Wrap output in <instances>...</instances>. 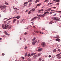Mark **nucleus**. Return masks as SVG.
<instances>
[{"mask_svg": "<svg viewBox=\"0 0 61 61\" xmlns=\"http://www.w3.org/2000/svg\"><path fill=\"white\" fill-rule=\"evenodd\" d=\"M5 24H3L2 25V28H3V29H7V28L8 29H11V26L10 25V26H9V25H4Z\"/></svg>", "mask_w": 61, "mask_h": 61, "instance_id": "nucleus-1", "label": "nucleus"}, {"mask_svg": "<svg viewBox=\"0 0 61 61\" xmlns=\"http://www.w3.org/2000/svg\"><path fill=\"white\" fill-rule=\"evenodd\" d=\"M53 19L54 20H55V21H58L60 19L59 18H58L55 17L53 18Z\"/></svg>", "mask_w": 61, "mask_h": 61, "instance_id": "nucleus-2", "label": "nucleus"}, {"mask_svg": "<svg viewBox=\"0 0 61 61\" xmlns=\"http://www.w3.org/2000/svg\"><path fill=\"white\" fill-rule=\"evenodd\" d=\"M36 53H33L31 54L30 55V54H28V56H32L33 55H36Z\"/></svg>", "mask_w": 61, "mask_h": 61, "instance_id": "nucleus-3", "label": "nucleus"}, {"mask_svg": "<svg viewBox=\"0 0 61 61\" xmlns=\"http://www.w3.org/2000/svg\"><path fill=\"white\" fill-rule=\"evenodd\" d=\"M6 7H7V6H5V5H4L3 6H2V8L1 9V10H4V9H5L6 8Z\"/></svg>", "mask_w": 61, "mask_h": 61, "instance_id": "nucleus-4", "label": "nucleus"}, {"mask_svg": "<svg viewBox=\"0 0 61 61\" xmlns=\"http://www.w3.org/2000/svg\"><path fill=\"white\" fill-rule=\"evenodd\" d=\"M41 45L42 46L44 47V46H46V44L44 42H43L41 44Z\"/></svg>", "mask_w": 61, "mask_h": 61, "instance_id": "nucleus-5", "label": "nucleus"}, {"mask_svg": "<svg viewBox=\"0 0 61 61\" xmlns=\"http://www.w3.org/2000/svg\"><path fill=\"white\" fill-rule=\"evenodd\" d=\"M41 5V3L39 4H37V5L35 7H36V8H37V6H40Z\"/></svg>", "mask_w": 61, "mask_h": 61, "instance_id": "nucleus-6", "label": "nucleus"}, {"mask_svg": "<svg viewBox=\"0 0 61 61\" xmlns=\"http://www.w3.org/2000/svg\"><path fill=\"white\" fill-rule=\"evenodd\" d=\"M38 18V17H34V18H33L32 20H31V21H33V20H34L35 19H36V18Z\"/></svg>", "mask_w": 61, "mask_h": 61, "instance_id": "nucleus-7", "label": "nucleus"}, {"mask_svg": "<svg viewBox=\"0 0 61 61\" xmlns=\"http://www.w3.org/2000/svg\"><path fill=\"white\" fill-rule=\"evenodd\" d=\"M4 33L5 34V35H7V36H10V34H8V33H6V31H5L4 32Z\"/></svg>", "mask_w": 61, "mask_h": 61, "instance_id": "nucleus-8", "label": "nucleus"}, {"mask_svg": "<svg viewBox=\"0 0 61 61\" xmlns=\"http://www.w3.org/2000/svg\"><path fill=\"white\" fill-rule=\"evenodd\" d=\"M37 55H35L33 56V58H34L36 59V58L37 57Z\"/></svg>", "mask_w": 61, "mask_h": 61, "instance_id": "nucleus-9", "label": "nucleus"}, {"mask_svg": "<svg viewBox=\"0 0 61 61\" xmlns=\"http://www.w3.org/2000/svg\"><path fill=\"white\" fill-rule=\"evenodd\" d=\"M55 40L56 41H58V42H59V41H60V39L58 38L57 39Z\"/></svg>", "mask_w": 61, "mask_h": 61, "instance_id": "nucleus-10", "label": "nucleus"}, {"mask_svg": "<svg viewBox=\"0 0 61 61\" xmlns=\"http://www.w3.org/2000/svg\"><path fill=\"white\" fill-rule=\"evenodd\" d=\"M20 16H17L16 17V18L18 19L20 18Z\"/></svg>", "mask_w": 61, "mask_h": 61, "instance_id": "nucleus-11", "label": "nucleus"}, {"mask_svg": "<svg viewBox=\"0 0 61 61\" xmlns=\"http://www.w3.org/2000/svg\"><path fill=\"white\" fill-rule=\"evenodd\" d=\"M42 48L39 49L38 51L39 52H40V51H41L42 50Z\"/></svg>", "mask_w": 61, "mask_h": 61, "instance_id": "nucleus-12", "label": "nucleus"}, {"mask_svg": "<svg viewBox=\"0 0 61 61\" xmlns=\"http://www.w3.org/2000/svg\"><path fill=\"white\" fill-rule=\"evenodd\" d=\"M47 14H48V13H49V12L48 11L45 12L43 15H46V14H47Z\"/></svg>", "mask_w": 61, "mask_h": 61, "instance_id": "nucleus-13", "label": "nucleus"}, {"mask_svg": "<svg viewBox=\"0 0 61 61\" xmlns=\"http://www.w3.org/2000/svg\"><path fill=\"white\" fill-rule=\"evenodd\" d=\"M44 10L43 9H41V10H39L38 11V12H41V11H43Z\"/></svg>", "mask_w": 61, "mask_h": 61, "instance_id": "nucleus-14", "label": "nucleus"}, {"mask_svg": "<svg viewBox=\"0 0 61 61\" xmlns=\"http://www.w3.org/2000/svg\"><path fill=\"white\" fill-rule=\"evenodd\" d=\"M40 16L41 17H44V16L43 15L41 14L40 15Z\"/></svg>", "mask_w": 61, "mask_h": 61, "instance_id": "nucleus-15", "label": "nucleus"}, {"mask_svg": "<svg viewBox=\"0 0 61 61\" xmlns=\"http://www.w3.org/2000/svg\"><path fill=\"white\" fill-rule=\"evenodd\" d=\"M35 9L33 8V9H32L30 10V11H35Z\"/></svg>", "mask_w": 61, "mask_h": 61, "instance_id": "nucleus-16", "label": "nucleus"}, {"mask_svg": "<svg viewBox=\"0 0 61 61\" xmlns=\"http://www.w3.org/2000/svg\"><path fill=\"white\" fill-rule=\"evenodd\" d=\"M5 4H6V5H8V4L7 2L6 1L5 2Z\"/></svg>", "mask_w": 61, "mask_h": 61, "instance_id": "nucleus-17", "label": "nucleus"}, {"mask_svg": "<svg viewBox=\"0 0 61 61\" xmlns=\"http://www.w3.org/2000/svg\"><path fill=\"white\" fill-rule=\"evenodd\" d=\"M56 50L55 49L53 50V52H54V53H56Z\"/></svg>", "mask_w": 61, "mask_h": 61, "instance_id": "nucleus-18", "label": "nucleus"}, {"mask_svg": "<svg viewBox=\"0 0 61 61\" xmlns=\"http://www.w3.org/2000/svg\"><path fill=\"white\" fill-rule=\"evenodd\" d=\"M52 9V8H50L48 10V11H47V12H48V11H49L51 10V9Z\"/></svg>", "mask_w": 61, "mask_h": 61, "instance_id": "nucleus-19", "label": "nucleus"}, {"mask_svg": "<svg viewBox=\"0 0 61 61\" xmlns=\"http://www.w3.org/2000/svg\"><path fill=\"white\" fill-rule=\"evenodd\" d=\"M39 1V0H36L35 1V3H37V2H38Z\"/></svg>", "mask_w": 61, "mask_h": 61, "instance_id": "nucleus-20", "label": "nucleus"}, {"mask_svg": "<svg viewBox=\"0 0 61 61\" xmlns=\"http://www.w3.org/2000/svg\"><path fill=\"white\" fill-rule=\"evenodd\" d=\"M32 44L33 45H35L36 44V43L34 41L32 43Z\"/></svg>", "mask_w": 61, "mask_h": 61, "instance_id": "nucleus-21", "label": "nucleus"}, {"mask_svg": "<svg viewBox=\"0 0 61 61\" xmlns=\"http://www.w3.org/2000/svg\"><path fill=\"white\" fill-rule=\"evenodd\" d=\"M53 23H54V22L51 21L49 23V24H53Z\"/></svg>", "mask_w": 61, "mask_h": 61, "instance_id": "nucleus-22", "label": "nucleus"}, {"mask_svg": "<svg viewBox=\"0 0 61 61\" xmlns=\"http://www.w3.org/2000/svg\"><path fill=\"white\" fill-rule=\"evenodd\" d=\"M16 19H14V20H13V23H15V22L16 21Z\"/></svg>", "mask_w": 61, "mask_h": 61, "instance_id": "nucleus-23", "label": "nucleus"}, {"mask_svg": "<svg viewBox=\"0 0 61 61\" xmlns=\"http://www.w3.org/2000/svg\"><path fill=\"white\" fill-rule=\"evenodd\" d=\"M57 51H58L59 52H61V50L60 49H58V50H57Z\"/></svg>", "mask_w": 61, "mask_h": 61, "instance_id": "nucleus-24", "label": "nucleus"}, {"mask_svg": "<svg viewBox=\"0 0 61 61\" xmlns=\"http://www.w3.org/2000/svg\"><path fill=\"white\" fill-rule=\"evenodd\" d=\"M28 4V2H25L24 3V4Z\"/></svg>", "mask_w": 61, "mask_h": 61, "instance_id": "nucleus-25", "label": "nucleus"}, {"mask_svg": "<svg viewBox=\"0 0 61 61\" xmlns=\"http://www.w3.org/2000/svg\"><path fill=\"white\" fill-rule=\"evenodd\" d=\"M56 56H58V57H61V56L58 55H56ZM59 58H61V57H60Z\"/></svg>", "mask_w": 61, "mask_h": 61, "instance_id": "nucleus-26", "label": "nucleus"}, {"mask_svg": "<svg viewBox=\"0 0 61 61\" xmlns=\"http://www.w3.org/2000/svg\"><path fill=\"white\" fill-rule=\"evenodd\" d=\"M53 11V12H57L56 11V10H51L50 11Z\"/></svg>", "mask_w": 61, "mask_h": 61, "instance_id": "nucleus-27", "label": "nucleus"}, {"mask_svg": "<svg viewBox=\"0 0 61 61\" xmlns=\"http://www.w3.org/2000/svg\"><path fill=\"white\" fill-rule=\"evenodd\" d=\"M31 11H29L28 13V14H31Z\"/></svg>", "mask_w": 61, "mask_h": 61, "instance_id": "nucleus-28", "label": "nucleus"}, {"mask_svg": "<svg viewBox=\"0 0 61 61\" xmlns=\"http://www.w3.org/2000/svg\"><path fill=\"white\" fill-rule=\"evenodd\" d=\"M40 55H41V54L40 53H39L37 54V56H40Z\"/></svg>", "mask_w": 61, "mask_h": 61, "instance_id": "nucleus-29", "label": "nucleus"}, {"mask_svg": "<svg viewBox=\"0 0 61 61\" xmlns=\"http://www.w3.org/2000/svg\"><path fill=\"white\" fill-rule=\"evenodd\" d=\"M27 32H25L24 33V35H27Z\"/></svg>", "mask_w": 61, "mask_h": 61, "instance_id": "nucleus-30", "label": "nucleus"}, {"mask_svg": "<svg viewBox=\"0 0 61 61\" xmlns=\"http://www.w3.org/2000/svg\"><path fill=\"white\" fill-rule=\"evenodd\" d=\"M27 53H26L25 54V57H26V56H27Z\"/></svg>", "mask_w": 61, "mask_h": 61, "instance_id": "nucleus-31", "label": "nucleus"}, {"mask_svg": "<svg viewBox=\"0 0 61 61\" xmlns=\"http://www.w3.org/2000/svg\"><path fill=\"white\" fill-rule=\"evenodd\" d=\"M57 14L56 13H55V14H54L53 15V16H56V15Z\"/></svg>", "mask_w": 61, "mask_h": 61, "instance_id": "nucleus-32", "label": "nucleus"}, {"mask_svg": "<svg viewBox=\"0 0 61 61\" xmlns=\"http://www.w3.org/2000/svg\"><path fill=\"white\" fill-rule=\"evenodd\" d=\"M36 37H34L32 40V41H34V40H35V39H36Z\"/></svg>", "mask_w": 61, "mask_h": 61, "instance_id": "nucleus-33", "label": "nucleus"}, {"mask_svg": "<svg viewBox=\"0 0 61 61\" xmlns=\"http://www.w3.org/2000/svg\"><path fill=\"white\" fill-rule=\"evenodd\" d=\"M29 2H32V0H29L28 1Z\"/></svg>", "mask_w": 61, "mask_h": 61, "instance_id": "nucleus-34", "label": "nucleus"}, {"mask_svg": "<svg viewBox=\"0 0 61 61\" xmlns=\"http://www.w3.org/2000/svg\"><path fill=\"white\" fill-rule=\"evenodd\" d=\"M2 7H3V5H1L0 6V8H2Z\"/></svg>", "mask_w": 61, "mask_h": 61, "instance_id": "nucleus-35", "label": "nucleus"}, {"mask_svg": "<svg viewBox=\"0 0 61 61\" xmlns=\"http://www.w3.org/2000/svg\"><path fill=\"white\" fill-rule=\"evenodd\" d=\"M51 55H49V57L50 58L51 57Z\"/></svg>", "mask_w": 61, "mask_h": 61, "instance_id": "nucleus-36", "label": "nucleus"}, {"mask_svg": "<svg viewBox=\"0 0 61 61\" xmlns=\"http://www.w3.org/2000/svg\"><path fill=\"white\" fill-rule=\"evenodd\" d=\"M42 30H44V31H46V30L45 29H42Z\"/></svg>", "mask_w": 61, "mask_h": 61, "instance_id": "nucleus-37", "label": "nucleus"}, {"mask_svg": "<svg viewBox=\"0 0 61 61\" xmlns=\"http://www.w3.org/2000/svg\"><path fill=\"white\" fill-rule=\"evenodd\" d=\"M48 0H46L44 1L45 2H48Z\"/></svg>", "mask_w": 61, "mask_h": 61, "instance_id": "nucleus-38", "label": "nucleus"}, {"mask_svg": "<svg viewBox=\"0 0 61 61\" xmlns=\"http://www.w3.org/2000/svg\"><path fill=\"white\" fill-rule=\"evenodd\" d=\"M37 40H35V41L34 42L35 43H36V42H37Z\"/></svg>", "mask_w": 61, "mask_h": 61, "instance_id": "nucleus-39", "label": "nucleus"}, {"mask_svg": "<svg viewBox=\"0 0 61 61\" xmlns=\"http://www.w3.org/2000/svg\"><path fill=\"white\" fill-rule=\"evenodd\" d=\"M39 59L40 61H41V60H42V59H41V58H39Z\"/></svg>", "mask_w": 61, "mask_h": 61, "instance_id": "nucleus-40", "label": "nucleus"}, {"mask_svg": "<svg viewBox=\"0 0 61 61\" xmlns=\"http://www.w3.org/2000/svg\"><path fill=\"white\" fill-rule=\"evenodd\" d=\"M2 56H5V54H4V53H2Z\"/></svg>", "mask_w": 61, "mask_h": 61, "instance_id": "nucleus-41", "label": "nucleus"}, {"mask_svg": "<svg viewBox=\"0 0 61 61\" xmlns=\"http://www.w3.org/2000/svg\"><path fill=\"white\" fill-rule=\"evenodd\" d=\"M38 17L39 18V19H40V16H38Z\"/></svg>", "mask_w": 61, "mask_h": 61, "instance_id": "nucleus-42", "label": "nucleus"}, {"mask_svg": "<svg viewBox=\"0 0 61 61\" xmlns=\"http://www.w3.org/2000/svg\"><path fill=\"white\" fill-rule=\"evenodd\" d=\"M32 5V3H30L29 4V5H30V6H31V5Z\"/></svg>", "mask_w": 61, "mask_h": 61, "instance_id": "nucleus-43", "label": "nucleus"}, {"mask_svg": "<svg viewBox=\"0 0 61 61\" xmlns=\"http://www.w3.org/2000/svg\"><path fill=\"white\" fill-rule=\"evenodd\" d=\"M54 38H57V37H54Z\"/></svg>", "mask_w": 61, "mask_h": 61, "instance_id": "nucleus-44", "label": "nucleus"}, {"mask_svg": "<svg viewBox=\"0 0 61 61\" xmlns=\"http://www.w3.org/2000/svg\"><path fill=\"white\" fill-rule=\"evenodd\" d=\"M54 13V12H51L50 13V14H53V13Z\"/></svg>", "mask_w": 61, "mask_h": 61, "instance_id": "nucleus-45", "label": "nucleus"}, {"mask_svg": "<svg viewBox=\"0 0 61 61\" xmlns=\"http://www.w3.org/2000/svg\"><path fill=\"white\" fill-rule=\"evenodd\" d=\"M12 18H10L9 19H8L7 20H10V19H12Z\"/></svg>", "mask_w": 61, "mask_h": 61, "instance_id": "nucleus-46", "label": "nucleus"}, {"mask_svg": "<svg viewBox=\"0 0 61 61\" xmlns=\"http://www.w3.org/2000/svg\"><path fill=\"white\" fill-rule=\"evenodd\" d=\"M14 9H15L17 10H18V9H17V8H15Z\"/></svg>", "mask_w": 61, "mask_h": 61, "instance_id": "nucleus-47", "label": "nucleus"}, {"mask_svg": "<svg viewBox=\"0 0 61 61\" xmlns=\"http://www.w3.org/2000/svg\"><path fill=\"white\" fill-rule=\"evenodd\" d=\"M51 4H52V3H48V5H51Z\"/></svg>", "mask_w": 61, "mask_h": 61, "instance_id": "nucleus-48", "label": "nucleus"}, {"mask_svg": "<svg viewBox=\"0 0 61 61\" xmlns=\"http://www.w3.org/2000/svg\"><path fill=\"white\" fill-rule=\"evenodd\" d=\"M27 48V47L25 46V49H26Z\"/></svg>", "mask_w": 61, "mask_h": 61, "instance_id": "nucleus-49", "label": "nucleus"}, {"mask_svg": "<svg viewBox=\"0 0 61 61\" xmlns=\"http://www.w3.org/2000/svg\"><path fill=\"white\" fill-rule=\"evenodd\" d=\"M56 37H57V38H58V37H59V36H58V35H57L56 36Z\"/></svg>", "mask_w": 61, "mask_h": 61, "instance_id": "nucleus-50", "label": "nucleus"}, {"mask_svg": "<svg viewBox=\"0 0 61 61\" xmlns=\"http://www.w3.org/2000/svg\"><path fill=\"white\" fill-rule=\"evenodd\" d=\"M31 59H28V61H31Z\"/></svg>", "mask_w": 61, "mask_h": 61, "instance_id": "nucleus-51", "label": "nucleus"}, {"mask_svg": "<svg viewBox=\"0 0 61 61\" xmlns=\"http://www.w3.org/2000/svg\"><path fill=\"white\" fill-rule=\"evenodd\" d=\"M56 2H59V0H56Z\"/></svg>", "mask_w": 61, "mask_h": 61, "instance_id": "nucleus-52", "label": "nucleus"}, {"mask_svg": "<svg viewBox=\"0 0 61 61\" xmlns=\"http://www.w3.org/2000/svg\"><path fill=\"white\" fill-rule=\"evenodd\" d=\"M52 8H56V7H53Z\"/></svg>", "mask_w": 61, "mask_h": 61, "instance_id": "nucleus-53", "label": "nucleus"}, {"mask_svg": "<svg viewBox=\"0 0 61 61\" xmlns=\"http://www.w3.org/2000/svg\"><path fill=\"white\" fill-rule=\"evenodd\" d=\"M28 27H27V28H25V29H28Z\"/></svg>", "mask_w": 61, "mask_h": 61, "instance_id": "nucleus-54", "label": "nucleus"}, {"mask_svg": "<svg viewBox=\"0 0 61 61\" xmlns=\"http://www.w3.org/2000/svg\"><path fill=\"white\" fill-rule=\"evenodd\" d=\"M36 33H38V31H36Z\"/></svg>", "mask_w": 61, "mask_h": 61, "instance_id": "nucleus-55", "label": "nucleus"}, {"mask_svg": "<svg viewBox=\"0 0 61 61\" xmlns=\"http://www.w3.org/2000/svg\"><path fill=\"white\" fill-rule=\"evenodd\" d=\"M56 5H59V3H57Z\"/></svg>", "mask_w": 61, "mask_h": 61, "instance_id": "nucleus-56", "label": "nucleus"}, {"mask_svg": "<svg viewBox=\"0 0 61 61\" xmlns=\"http://www.w3.org/2000/svg\"><path fill=\"white\" fill-rule=\"evenodd\" d=\"M24 40L25 41H26V39L25 38H24Z\"/></svg>", "mask_w": 61, "mask_h": 61, "instance_id": "nucleus-57", "label": "nucleus"}, {"mask_svg": "<svg viewBox=\"0 0 61 61\" xmlns=\"http://www.w3.org/2000/svg\"><path fill=\"white\" fill-rule=\"evenodd\" d=\"M60 54H57V55H59V56H60Z\"/></svg>", "mask_w": 61, "mask_h": 61, "instance_id": "nucleus-58", "label": "nucleus"}, {"mask_svg": "<svg viewBox=\"0 0 61 61\" xmlns=\"http://www.w3.org/2000/svg\"><path fill=\"white\" fill-rule=\"evenodd\" d=\"M6 11H5V10H4L3 11V12H5Z\"/></svg>", "mask_w": 61, "mask_h": 61, "instance_id": "nucleus-59", "label": "nucleus"}, {"mask_svg": "<svg viewBox=\"0 0 61 61\" xmlns=\"http://www.w3.org/2000/svg\"><path fill=\"white\" fill-rule=\"evenodd\" d=\"M30 5H29L28 6V7H30Z\"/></svg>", "mask_w": 61, "mask_h": 61, "instance_id": "nucleus-60", "label": "nucleus"}, {"mask_svg": "<svg viewBox=\"0 0 61 61\" xmlns=\"http://www.w3.org/2000/svg\"><path fill=\"white\" fill-rule=\"evenodd\" d=\"M58 13H61V11H58Z\"/></svg>", "mask_w": 61, "mask_h": 61, "instance_id": "nucleus-61", "label": "nucleus"}, {"mask_svg": "<svg viewBox=\"0 0 61 61\" xmlns=\"http://www.w3.org/2000/svg\"><path fill=\"white\" fill-rule=\"evenodd\" d=\"M19 23V21H17V24H18Z\"/></svg>", "mask_w": 61, "mask_h": 61, "instance_id": "nucleus-62", "label": "nucleus"}, {"mask_svg": "<svg viewBox=\"0 0 61 61\" xmlns=\"http://www.w3.org/2000/svg\"><path fill=\"white\" fill-rule=\"evenodd\" d=\"M37 15L38 16H40V15H38V14H37Z\"/></svg>", "mask_w": 61, "mask_h": 61, "instance_id": "nucleus-63", "label": "nucleus"}, {"mask_svg": "<svg viewBox=\"0 0 61 61\" xmlns=\"http://www.w3.org/2000/svg\"><path fill=\"white\" fill-rule=\"evenodd\" d=\"M32 34H33V35H34L35 34V33H34V32H33Z\"/></svg>", "mask_w": 61, "mask_h": 61, "instance_id": "nucleus-64", "label": "nucleus"}]
</instances>
